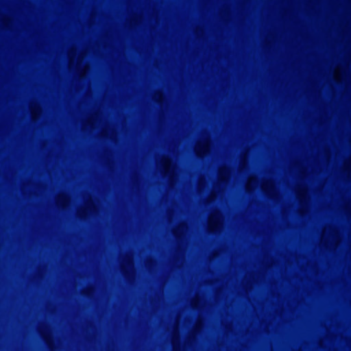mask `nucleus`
Masks as SVG:
<instances>
[{"label":"nucleus","instance_id":"obj_1","mask_svg":"<svg viewBox=\"0 0 351 351\" xmlns=\"http://www.w3.org/2000/svg\"><path fill=\"white\" fill-rule=\"evenodd\" d=\"M95 204L94 199L92 197H87L84 202V207L87 209H90Z\"/></svg>","mask_w":351,"mask_h":351},{"label":"nucleus","instance_id":"obj_3","mask_svg":"<svg viewBox=\"0 0 351 351\" xmlns=\"http://www.w3.org/2000/svg\"><path fill=\"white\" fill-rule=\"evenodd\" d=\"M305 195L303 193H299L298 195V199L302 201L304 198Z\"/></svg>","mask_w":351,"mask_h":351},{"label":"nucleus","instance_id":"obj_2","mask_svg":"<svg viewBox=\"0 0 351 351\" xmlns=\"http://www.w3.org/2000/svg\"><path fill=\"white\" fill-rule=\"evenodd\" d=\"M57 203H60L62 204H64L65 202V198L64 197H60L57 198Z\"/></svg>","mask_w":351,"mask_h":351}]
</instances>
